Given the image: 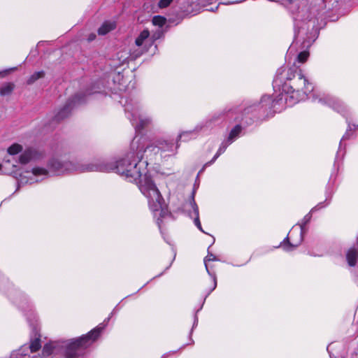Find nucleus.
I'll return each mask as SVG.
<instances>
[{
    "label": "nucleus",
    "mask_w": 358,
    "mask_h": 358,
    "mask_svg": "<svg viewBox=\"0 0 358 358\" xmlns=\"http://www.w3.org/2000/svg\"><path fill=\"white\" fill-rule=\"evenodd\" d=\"M178 144L173 141L162 140L157 145L147 146L145 148L144 139L135 137L131 145V150L117 162L115 167L116 171L129 178L130 181L135 182L141 193L146 197L150 209L155 213H159L163 217L167 213L164 200L157 187L152 182L150 177L147 175L145 169L141 171L147 162H141L143 153L146 157L152 156V153L162 157V152H169L173 155L178 148Z\"/></svg>",
    "instance_id": "obj_1"
},
{
    "label": "nucleus",
    "mask_w": 358,
    "mask_h": 358,
    "mask_svg": "<svg viewBox=\"0 0 358 358\" xmlns=\"http://www.w3.org/2000/svg\"><path fill=\"white\" fill-rule=\"evenodd\" d=\"M287 79L282 86V94L280 100L285 99L288 105L292 106L304 100L313 91V85L304 76L303 71L297 67L288 70Z\"/></svg>",
    "instance_id": "obj_2"
},
{
    "label": "nucleus",
    "mask_w": 358,
    "mask_h": 358,
    "mask_svg": "<svg viewBox=\"0 0 358 358\" xmlns=\"http://www.w3.org/2000/svg\"><path fill=\"white\" fill-rule=\"evenodd\" d=\"M103 329V327L99 326L87 335L64 342L62 346L65 347L66 358H75L82 355L85 349L99 337Z\"/></svg>",
    "instance_id": "obj_3"
},
{
    "label": "nucleus",
    "mask_w": 358,
    "mask_h": 358,
    "mask_svg": "<svg viewBox=\"0 0 358 358\" xmlns=\"http://www.w3.org/2000/svg\"><path fill=\"white\" fill-rule=\"evenodd\" d=\"M50 171L56 174H62L69 171H108L110 170L115 169V167H106L103 166H96L90 164L80 168L77 167L73 162L63 159L59 157H53L48 163Z\"/></svg>",
    "instance_id": "obj_4"
},
{
    "label": "nucleus",
    "mask_w": 358,
    "mask_h": 358,
    "mask_svg": "<svg viewBox=\"0 0 358 358\" xmlns=\"http://www.w3.org/2000/svg\"><path fill=\"white\" fill-rule=\"evenodd\" d=\"M149 36L150 32L148 29H144L137 36L135 40V47L130 52V57L132 59H136L148 50L146 44Z\"/></svg>",
    "instance_id": "obj_5"
},
{
    "label": "nucleus",
    "mask_w": 358,
    "mask_h": 358,
    "mask_svg": "<svg viewBox=\"0 0 358 358\" xmlns=\"http://www.w3.org/2000/svg\"><path fill=\"white\" fill-rule=\"evenodd\" d=\"M126 110L131 113V122L137 130H140L151 123L152 120L144 113L139 110L138 108L129 109L127 106Z\"/></svg>",
    "instance_id": "obj_6"
},
{
    "label": "nucleus",
    "mask_w": 358,
    "mask_h": 358,
    "mask_svg": "<svg viewBox=\"0 0 358 358\" xmlns=\"http://www.w3.org/2000/svg\"><path fill=\"white\" fill-rule=\"evenodd\" d=\"M310 219V215H306L303 218V222L299 224L300 226V231L299 238L297 240H294L293 238V231L290 232L287 237L285 238V240L283 241L282 246L283 247L284 250L286 251H292L295 248H296L302 241L303 240V230L304 225L309 222Z\"/></svg>",
    "instance_id": "obj_7"
},
{
    "label": "nucleus",
    "mask_w": 358,
    "mask_h": 358,
    "mask_svg": "<svg viewBox=\"0 0 358 358\" xmlns=\"http://www.w3.org/2000/svg\"><path fill=\"white\" fill-rule=\"evenodd\" d=\"M41 154L34 148H28L25 150L20 156L19 161L21 164H25L32 160H35L41 157Z\"/></svg>",
    "instance_id": "obj_8"
},
{
    "label": "nucleus",
    "mask_w": 358,
    "mask_h": 358,
    "mask_svg": "<svg viewBox=\"0 0 358 358\" xmlns=\"http://www.w3.org/2000/svg\"><path fill=\"white\" fill-rule=\"evenodd\" d=\"M318 101L322 103L329 104L338 112H342L344 108L343 103L341 100L329 96H324L322 97H320Z\"/></svg>",
    "instance_id": "obj_9"
},
{
    "label": "nucleus",
    "mask_w": 358,
    "mask_h": 358,
    "mask_svg": "<svg viewBox=\"0 0 358 358\" xmlns=\"http://www.w3.org/2000/svg\"><path fill=\"white\" fill-rule=\"evenodd\" d=\"M201 129V126L198 125L192 130L182 131L178 135L177 140L180 141L183 138V141H188L191 138L194 137Z\"/></svg>",
    "instance_id": "obj_10"
},
{
    "label": "nucleus",
    "mask_w": 358,
    "mask_h": 358,
    "mask_svg": "<svg viewBox=\"0 0 358 358\" xmlns=\"http://www.w3.org/2000/svg\"><path fill=\"white\" fill-rule=\"evenodd\" d=\"M116 27V23L115 21H106L98 29V34L99 35H106L110 31L113 30Z\"/></svg>",
    "instance_id": "obj_11"
},
{
    "label": "nucleus",
    "mask_w": 358,
    "mask_h": 358,
    "mask_svg": "<svg viewBox=\"0 0 358 358\" xmlns=\"http://www.w3.org/2000/svg\"><path fill=\"white\" fill-rule=\"evenodd\" d=\"M358 258V250L355 248H350L346 254V259L349 266H354Z\"/></svg>",
    "instance_id": "obj_12"
},
{
    "label": "nucleus",
    "mask_w": 358,
    "mask_h": 358,
    "mask_svg": "<svg viewBox=\"0 0 358 358\" xmlns=\"http://www.w3.org/2000/svg\"><path fill=\"white\" fill-rule=\"evenodd\" d=\"M16 166L10 164V160H6L0 164V173L2 174H13L15 172Z\"/></svg>",
    "instance_id": "obj_13"
},
{
    "label": "nucleus",
    "mask_w": 358,
    "mask_h": 358,
    "mask_svg": "<svg viewBox=\"0 0 358 358\" xmlns=\"http://www.w3.org/2000/svg\"><path fill=\"white\" fill-rule=\"evenodd\" d=\"M31 174L36 178L35 180L38 181L46 178L48 176V171L44 168L34 167L32 169Z\"/></svg>",
    "instance_id": "obj_14"
},
{
    "label": "nucleus",
    "mask_w": 358,
    "mask_h": 358,
    "mask_svg": "<svg viewBox=\"0 0 358 358\" xmlns=\"http://www.w3.org/2000/svg\"><path fill=\"white\" fill-rule=\"evenodd\" d=\"M57 346L58 344L55 342L45 345L43 349V355L44 356H49L51 354L55 353L57 351Z\"/></svg>",
    "instance_id": "obj_15"
},
{
    "label": "nucleus",
    "mask_w": 358,
    "mask_h": 358,
    "mask_svg": "<svg viewBox=\"0 0 358 358\" xmlns=\"http://www.w3.org/2000/svg\"><path fill=\"white\" fill-rule=\"evenodd\" d=\"M190 204H191V206L192 207L194 213L195 215V218H194V224H195V225L198 227V229L200 231H201L202 232H204L203 229H202V227H201V222H200L199 217V208H198V206L195 203L194 201H191Z\"/></svg>",
    "instance_id": "obj_16"
},
{
    "label": "nucleus",
    "mask_w": 358,
    "mask_h": 358,
    "mask_svg": "<svg viewBox=\"0 0 358 358\" xmlns=\"http://www.w3.org/2000/svg\"><path fill=\"white\" fill-rule=\"evenodd\" d=\"M241 131V127L239 125H236L230 132L227 141L229 144L231 143L240 134Z\"/></svg>",
    "instance_id": "obj_17"
},
{
    "label": "nucleus",
    "mask_w": 358,
    "mask_h": 358,
    "mask_svg": "<svg viewBox=\"0 0 358 358\" xmlns=\"http://www.w3.org/2000/svg\"><path fill=\"white\" fill-rule=\"evenodd\" d=\"M14 89L13 83H6L0 88V94L3 96L10 94Z\"/></svg>",
    "instance_id": "obj_18"
},
{
    "label": "nucleus",
    "mask_w": 358,
    "mask_h": 358,
    "mask_svg": "<svg viewBox=\"0 0 358 358\" xmlns=\"http://www.w3.org/2000/svg\"><path fill=\"white\" fill-rule=\"evenodd\" d=\"M22 150V146L17 143H14L8 148V152L10 155L18 154Z\"/></svg>",
    "instance_id": "obj_19"
},
{
    "label": "nucleus",
    "mask_w": 358,
    "mask_h": 358,
    "mask_svg": "<svg viewBox=\"0 0 358 358\" xmlns=\"http://www.w3.org/2000/svg\"><path fill=\"white\" fill-rule=\"evenodd\" d=\"M228 145H229V143L227 144V143H222V145L218 149L217 153L215 154V155L213 158V159L210 162H209L208 163H207L206 165L213 164L217 159V158L226 150Z\"/></svg>",
    "instance_id": "obj_20"
},
{
    "label": "nucleus",
    "mask_w": 358,
    "mask_h": 358,
    "mask_svg": "<svg viewBox=\"0 0 358 358\" xmlns=\"http://www.w3.org/2000/svg\"><path fill=\"white\" fill-rule=\"evenodd\" d=\"M44 76V72L43 71H38L33 73L27 80L28 84H32L38 79L43 78Z\"/></svg>",
    "instance_id": "obj_21"
},
{
    "label": "nucleus",
    "mask_w": 358,
    "mask_h": 358,
    "mask_svg": "<svg viewBox=\"0 0 358 358\" xmlns=\"http://www.w3.org/2000/svg\"><path fill=\"white\" fill-rule=\"evenodd\" d=\"M41 348L40 340L38 338L35 339L31 342L29 348L31 352H35Z\"/></svg>",
    "instance_id": "obj_22"
},
{
    "label": "nucleus",
    "mask_w": 358,
    "mask_h": 358,
    "mask_svg": "<svg viewBox=\"0 0 358 358\" xmlns=\"http://www.w3.org/2000/svg\"><path fill=\"white\" fill-rule=\"evenodd\" d=\"M166 22V19L162 16H155L152 19V23L155 25L162 27Z\"/></svg>",
    "instance_id": "obj_23"
},
{
    "label": "nucleus",
    "mask_w": 358,
    "mask_h": 358,
    "mask_svg": "<svg viewBox=\"0 0 358 358\" xmlns=\"http://www.w3.org/2000/svg\"><path fill=\"white\" fill-rule=\"evenodd\" d=\"M217 259L216 257L214 255L210 254V253H208V255L205 257L204 264H205L206 269L209 275H210V273L208 270L207 262H210V261H217Z\"/></svg>",
    "instance_id": "obj_24"
},
{
    "label": "nucleus",
    "mask_w": 358,
    "mask_h": 358,
    "mask_svg": "<svg viewBox=\"0 0 358 358\" xmlns=\"http://www.w3.org/2000/svg\"><path fill=\"white\" fill-rule=\"evenodd\" d=\"M309 57V52L307 51H303L300 52L297 57V60L301 62H305Z\"/></svg>",
    "instance_id": "obj_25"
},
{
    "label": "nucleus",
    "mask_w": 358,
    "mask_h": 358,
    "mask_svg": "<svg viewBox=\"0 0 358 358\" xmlns=\"http://www.w3.org/2000/svg\"><path fill=\"white\" fill-rule=\"evenodd\" d=\"M173 1V0H160L159 1L158 6L161 8H164L170 5V3Z\"/></svg>",
    "instance_id": "obj_26"
},
{
    "label": "nucleus",
    "mask_w": 358,
    "mask_h": 358,
    "mask_svg": "<svg viewBox=\"0 0 358 358\" xmlns=\"http://www.w3.org/2000/svg\"><path fill=\"white\" fill-rule=\"evenodd\" d=\"M271 101V99L269 96L265 95L262 98V102L270 103Z\"/></svg>",
    "instance_id": "obj_27"
},
{
    "label": "nucleus",
    "mask_w": 358,
    "mask_h": 358,
    "mask_svg": "<svg viewBox=\"0 0 358 358\" xmlns=\"http://www.w3.org/2000/svg\"><path fill=\"white\" fill-rule=\"evenodd\" d=\"M213 280H214V287H213V289H215V287H216V278H215V276H213Z\"/></svg>",
    "instance_id": "obj_28"
},
{
    "label": "nucleus",
    "mask_w": 358,
    "mask_h": 358,
    "mask_svg": "<svg viewBox=\"0 0 358 358\" xmlns=\"http://www.w3.org/2000/svg\"><path fill=\"white\" fill-rule=\"evenodd\" d=\"M278 78H275V80H274V85H275V87L278 85Z\"/></svg>",
    "instance_id": "obj_29"
},
{
    "label": "nucleus",
    "mask_w": 358,
    "mask_h": 358,
    "mask_svg": "<svg viewBox=\"0 0 358 358\" xmlns=\"http://www.w3.org/2000/svg\"><path fill=\"white\" fill-rule=\"evenodd\" d=\"M62 113H63V111H62L61 113H59V118H63V117H64V115H63L62 114Z\"/></svg>",
    "instance_id": "obj_30"
},
{
    "label": "nucleus",
    "mask_w": 358,
    "mask_h": 358,
    "mask_svg": "<svg viewBox=\"0 0 358 358\" xmlns=\"http://www.w3.org/2000/svg\"><path fill=\"white\" fill-rule=\"evenodd\" d=\"M10 70H6L3 72V75L7 74L9 72Z\"/></svg>",
    "instance_id": "obj_31"
},
{
    "label": "nucleus",
    "mask_w": 358,
    "mask_h": 358,
    "mask_svg": "<svg viewBox=\"0 0 358 358\" xmlns=\"http://www.w3.org/2000/svg\"><path fill=\"white\" fill-rule=\"evenodd\" d=\"M94 38H95V35H93L92 36H91V37L90 38V40H92V39H94Z\"/></svg>",
    "instance_id": "obj_32"
},
{
    "label": "nucleus",
    "mask_w": 358,
    "mask_h": 358,
    "mask_svg": "<svg viewBox=\"0 0 358 358\" xmlns=\"http://www.w3.org/2000/svg\"><path fill=\"white\" fill-rule=\"evenodd\" d=\"M25 346H23L21 349H20V351H23Z\"/></svg>",
    "instance_id": "obj_33"
}]
</instances>
